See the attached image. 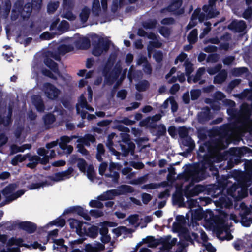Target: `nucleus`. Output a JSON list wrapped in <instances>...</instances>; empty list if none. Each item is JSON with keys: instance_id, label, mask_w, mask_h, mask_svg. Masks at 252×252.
Masks as SVG:
<instances>
[{"instance_id": "1", "label": "nucleus", "mask_w": 252, "mask_h": 252, "mask_svg": "<svg viewBox=\"0 0 252 252\" xmlns=\"http://www.w3.org/2000/svg\"><path fill=\"white\" fill-rule=\"evenodd\" d=\"M215 190V191H206V194L213 198H217L214 201L217 207L223 208L229 207L232 204L231 200L227 195L232 197L235 202L240 201L248 196V190Z\"/></svg>"}, {"instance_id": "2", "label": "nucleus", "mask_w": 252, "mask_h": 252, "mask_svg": "<svg viewBox=\"0 0 252 252\" xmlns=\"http://www.w3.org/2000/svg\"><path fill=\"white\" fill-rule=\"evenodd\" d=\"M92 39L93 46L92 54L94 56L99 57L104 51H108L111 43L110 40H105L103 37H99L96 33L92 36Z\"/></svg>"}, {"instance_id": "3", "label": "nucleus", "mask_w": 252, "mask_h": 252, "mask_svg": "<svg viewBox=\"0 0 252 252\" xmlns=\"http://www.w3.org/2000/svg\"><path fill=\"white\" fill-rule=\"evenodd\" d=\"M189 191H212L215 190H175L172 196V202L173 205H177L178 207H186V203L184 201L185 194L189 193Z\"/></svg>"}, {"instance_id": "4", "label": "nucleus", "mask_w": 252, "mask_h": 252, "mask_svg": "<svg viewBox=\"0 0 252 252\" xmlns=\"http://www.w3.org/2000/svg\"><path fill=\"white\" fill-rule=\"evenodd\" d=\"M219 158L213 153L205 154L203 157L202 161L210 166V170L212 171L213 175H218V169L214 163L220 162Z\"/></svg>"}, {"instance_id": "5", "label": "nucleus", "mask_w": 252, "mask_h": 252, "mask_svg": "<svg viewBox=\"0 0 252 252\" xmlns=\"http://www.w3.org/2000/svg\"><path fill=\"white\" fill-rule=\"evenodd\" d=\"M216 177L217 182L218 183V187L216 188H207L201 185H197L192 189H227L231 186L229 187V181L228 178L225 175H222L220 179L219 173L218 175H214Z\"/></svg>"}, {"instance_id": "6", "label": "nucleus", "mask_w": 252, "mask_h": 252, "mask_svg": "<svg viewBox=\"0 0 252 252\" xmlns=\"http://www.w3.org/2000/svg\"><path fill=\"white\" fill-rule=\"evenodd\" d=\"M18 2L19 0H17V19L20 15L23 20L27 21L32 14L33 6L31 2H27L23 7H18Z\"/></svg>"}, {"instance_id": "7", "label": "nucleus", "mask_w": 252, "mask_h": 252, "mask_svg": "<svg viewBox=\"0 0 252 252\" xmlns=\"http://www.w3.org/2000/svg\"><path fill=\"white\" fill-rule=\"evenodd\" d=\"M243 205H245V204L242 203L241 205L242 209L239 213L240 217V222L243 226L249 227L252 223V217H249V216L251 215L252 211L249 208L246 206L244 208H242Z\"/></svg>"}, {"instance_id": "8", "label": "nucleus", "mask_w": 252, "mask_h": 252, "mask_svg": "<svg viewBox=\"0 0 252 252\" xmlns=\"http://www.w3.org/2000/svg\"><path fill=\"white\" fill-rule=\"evenodd\" d=\"M135 190H107L103 194L98 196V200L105 201L111 200L115 196L123 194L126 193H133Z\"/></svg>"}, {"instance_id": "9", "label": "nucleus", "mask_w": 252, "mask_h": 252, "mask_svg": "<svg viewBox=\"0 0 252 252\" xmlns=\"http://www.w3.org/2000/svg\"><path fill=\"white\" fill-rule=\"evenodd\" d=\"M44 93L48 99L56 100L58 98L60 91L53 84L47 82L43 85Z\"/></svg>"}, {"instance_id": "10", "label": "nucleus", "mask_w": 252, "mask_h": 252, "mask_svg": "<svg viewBox=\"0 0 252 252\" xmlns=\"http://www.w3.org/2000/svg\"><path fill=\"white\" fill-rule=\"evenodd\" d=\"M17 227L31 234L36 231L37 226L36 223L31 221H19L17 220Z\"/></svg>"}, {"instance_id": "11", "label": "nucleus", "mask_w": 252, "mask_h": 252, "mask_svg": "<svg viewBox=\"0 0 252 252\" xmlns=\"http://www.w3.org/2000/svg\"><path fill=\"white\" fill-rule=\"evenodd\" d=\"M182 4V0H173L165 9L168 12L173 13L175 15H180L184 12V8H181Z\"/></svg>"}, {"instance_id": "12", "label": "nucleus", "mask_w": 252, "mask_h": 252, "mask_svg": "<svg viewBox=\"0 0 252 252\" xmlns=\"http://www.w3.org/2000/svg\"><path fill=\"white\" fill-rule=\"evenodd\" d=\"M204 192L206 193V191H189V193L185 194V197L187 198V203L188 207L190 209L199 206V203L197 199H193L192 197L198 196L199 193Z\"/></svg>"}, {"instance_id": "13", "label": "nucleus", "mask_w": 252, "mask_h": 252, "mask_svg": "<svg viewBox=\"0 0 252 252\" xmlns=\"http://www.w3.org/2000/svg\"><path fill=\"white\" fill-rule=\"evenodd\" d=\"M47 184V181L44 180L43 176L40 174L34 175L32 182L28 187V189H39L44 188Z\"/></svg>"}, {"instance_id": "14", "label": "nucleus", "mask_w": 252, "mask_h": 252, "mask_svg": "<svg viewBox=\"0 0 252 252\" xmlns=\"http://www.w3.org/2000/svg\"><path fill=\"white\" fill-rule=\"evenodd\" d=\"M85 224H87V225L83 228L82 237L87 236L92 238H96L98 233V227L94 225H90L87 222H86Z\"/></svg>"}, {"instance_id": "15", "label": "nucleus", "mask_w": 252, "mask_h": 252, "mask_svg": "<svg viewBox=\"0 0 252 252\" xmlns=\"http://www.w3.org/2000/svg\"><path fill=\"white\" fill-rule=\"evenodd\" d=\"M76 213L82 217L84 219L87 220H90L91 218L88 214L87 210H85L81 206H75L71 207L65 210L64 213Z\"/></svg>"}, {"instance_id": "16", "label": "nucleus", "mask_w": 252, "mask_h": 252, "mask_svg": "<svg viewBox=\"0 0 252 252\" xmlns=\"http://www.w3.org/2000/svg\"><path fill=\"white\" fill-rule=\"evenodd\" d=\"M17 246H24L30 250L39 249L41 251H44L46 248L45 246H42L37 241L34 240L32 244H28L23 243V238H17Z\"/></svg>"}, {"instance_id": "17", "label": "nucleus", "mask_w": 252, "mask_h": 252, "mask_svg": "<svg viewBox=\"0 0 252 252\" xmlns=\"http://www.w3.org/2000/svg\"><path fill=\"white\" fill-rule=\"evenodd\" d=\"M85 223L75 219H72L69 220L70 228L71 229H75L76 233L80 237H82L83 228L87 225Z\"/></svg>"}, {"instance_id": "18", "label": "nucleus", "mask_w": 252, "mask_h": 252, "mask_svg": "<svg viewBox=\"0 0 252 252\" xmlns=\"http://www.w3.org/2000/svg\"><path fill=\"white\" fill-rule=\"evenodd\" d=\"M106 68H105L104 70V76L105 77V81L107 84L111 85L118 78L121 71V68H119L115 71H111L109 74L105 73V70Z\"/></svg>"}, {"instance_id": "19", "label": "nucleus", "mask_w": 252, "mask_h": 252, "mask_svg": "<svg viewBox=\"0 0 252 252\" xmlns=\"http://www.w3.org/2000/svg\"><path fill=\"white\" fill-rule=\"evenodd\" d=\"M105 176L107 178L106 182L109 187H113L118 184L120 175L117 171L106 174Z\"/></svg>"}, {"instance_id": "20", "label": "nucleus", "mask_w": 252, "mask_h": 252, "mask_svg": "<svg viewBox=\"0 0 252 252\" xmlns=\"http://www.w3.org/2000/svg\"><path fill=\"white\" fill-rule=\"evenodd\" d=\"M229 30L237 32H242L246 28V24L243 20L233 21L228 26Z\"/></svg>"}, {"instance_id": "21", "label": "nucleus", "mask_w": 252, "mask_h": 252, "mask_svg": "<svg viewBox=\"0 0 252 252\" xmlns=\"http://www.w3.org/2000/svg\"><path fill=\"white\" fill-rule=\"evenodd\" d=\"M227 113L232 119H235L238 122L240 118L245 121V113L242 112V105L240 111L236 108H230L227 109Z\"/></svg>"}, {"instance_id": "22", "label": "nucleus", "mask_w": 252, "mask_h": 252, "mask_svg": "<svg viewBox=\"0 0 252 252\" xmlns=\"http://www.w3.org/2000/svg\"><path fill=\"white\" fill-rule=\"evenodd\" d=\"M198 122L203 124L212 119L210 109L208 106L203 109V111L198 113L197 115Z\"/></svg>"}, {"instance_id": "23", "label": "nucleus", "mask_w": 252, "mask_h": 252, "mask_svg": "<svg viewBox=\"0 0 252 252\" xmlns=\"http://www.w3.org/2000/svg\"><path fill=\"white\" fill-rule=\"evenodd\" d=\"M32 102L37 111L42 112L44 111L45 109V105L43 99L40 95H33L32 97Z\"/></svg>"}, {"instance_id": "24", "label": "nucleus", "mask_w": 252, "mask_h": 252, "mask_svg": "<svg viewBox=\"0 0 252 252\" xmlns=\"http://www.w3.org/2000/svg\"><path fill=\"white\" fill-rule=\"evenodd\" d=\"M181 142L183 146L188 147L185 151L186 153H190L195 148V142L190 136L182 139Z\"/></svg>"}, {"instance_id": "25", "label": "nucleus", "mask_w": 252, "mask_h": 252, "mask_svg": "<svg viewBox=\"0 0 252 252\" xmlns=\"http://www.w3.org/2000/svg\"><path fill=\"white\" fill-rule=\"evenodd\" d=\"M74 44L77 48L82 50L88 49L91 45L90 39L86 37H83L76 40Z\"/></svg>"}, {"instance_id": "26", "label": "nucleus", "mask_w": 252, "mask_h": 252, "mask_svg": "<svg viewBox=\"0 0 252 252\" xmlns=\"http://www.w3.org/2000/svg\"><path fill=\"white\" fill-rule=\"evenodd\" d=\"M249 180L248 177H243L237 180V184L235 183L227 189H252V188H248L247 180Z\"/></svg>"}, {"instance_id": "27", "label": "nucleus", "mask_w": 252, "mask_h": 252, "mask_svg": "<svg viewBox=\"0 0 252 252\" xmlns=\"http://www.w3.org/2000/svg\"><path fill=\"white\" fill-rule=\"evenodd\" d=\"M95 137L91 134H86L84 137L77 140V142L82 143L86 146H90V143L95 142Z\"/></svg>"}, {"instance_id": "28", "label": "nucleus", "mask_w": 252, "mask_h": 252, "mask_svg": "<svg viewBox=\"0 0 252 252\" xmlns=\"http://www.w3.org/2000/svg\"><path fill=\"white\" fill-rule=\"evenodd\" d=\"M120 145L121 150L125 156L128 155L130 152L131 154L134 153L135 149V145L133 142L130 141L126 145L122 144H120Z\"/></svg>"}, {"instance_id": "29", "label": "nucleus", "mask_w": 252, "mask_h": 252, "mask_svg": "<svg viewBox=\"0 0 252 252\" xmlns=\"http://www.w3.org/2000/svg\"><path fill=\"white\" fill-rule=\"evenodd\" d=\"M227 77V71L225 69H222L214 77L213 82L214 84H222L226 80Z\"/></svg>"}, {"instance_id": "30", "label": "nucleus", "mask_w": 252, "mask_h": 252, "mask_svg": "<svg viewBox=\"0 0 252 252\" xmlns=\"http://www.w3.org/2000/svg\"><path fill=\"white\" fill-rule=\"evenodd\" d=\"M44 64L55 73L59 72L58 64L49 57H47L44 61Z\"/></svg>"}, {"instance_id": "31", "label": "nucleus", "mask_w": 252, "mask_h": 252, "mask_svg": "<svg viewBox=\"0 0 252 252\" xmlns=\"http://www.w3.org/2000/svg\"><path fill=\"white\" fill-rule=\"evenodd\" d=\"M242 112L245 113V121H248L250 120V117L252 112V102L251 105L247 103H243L242 104Z\"/></svg>"}, {"instance_id": "32", "label": "nucleus", "mask_w": 252, "mask_h": 252, "mask_svg": "<svg viewBox=\"0 0 252 252\" xmlns=\"http://www.w3.org/2000/svg\"><path fill=\"white\" fill-rule=\"evenodd\" d=\"M74 47L71 44H61L57 48V51L61 55L63 56L65 54L74 50Z\"/></svg>"}, {"instance_id": "33", "label": "nucleus", "mask_w": 252, "mask_h": 252, "mask_svg": "<svg viewBox=\"0 0 252 252\" xmlns=\"http://www.w3.org/2000/svg\"><path fill=\"white\" fill-rule=\"evenodd\" d=\"M244 172L246 177L250 180L252 179V160H247L244 164Z\"/></svg>"}, {"instance_id": "34", "label": "nucleus", "mask_w": 252, "mask_h": 252, "mask_svg": "<svg viewBox=\"0 0 252 252\" xmlns=\"http://www.w3.org/2000/svg\"><path fill=\"white\" fill-rule=\"evenodd\" d=\"M179 236L186 241L189 242L192 245H194V242L191 238L190 232L188 228H183L179 234Z\"/></svg>"}, {"instance_id": "35", "label": "nucleus", "mask_w": 252, "mask_h": 252, "mask_svg": "<svg viewBox=\"0 0 252 252\" xmlns=\"http://www.w3.org/2000/svg\"><path fill=\"white\" fill-rule=\"evenodd\" d=\"M43 120L45 126H48V128H49V126L55 122L56 117L53 114L48 113L43 116Z\"/></svg>"}, {"instance_id": "36", "label": "nucleus", "mask_w": 252, "mask_h": 252, "mask_svg": "<svg viewBox=\"0 0 252 252\" xmlns=\"http://www.w3.org/2000/svg\"><path fill=\"white\" fill-rule=\"evenodd\" d=\"M237 154L240 157L244 156H252V149L246 146L239 147L237 149Z\"/></svg>"}, {"instance_id": "37", "label": "nucleus", "mask_w": 252, "mask_h": 252, "mask_svg": "<svg viewBox=\"0 0 252 252\" xmlns=\"http://www.w3.org/2000/svg\"><path fill=\"white\" fill-rule=\"evenodd\" d=\"M198 31L196 29H193L187 37L188 41L190 44H195L198 40Z\"/></svg>"}, {"instance_id": "38", "label": "nucleus", "mask_w": 252, "mask_h": 252, "mask_svg": "<svg viewBox=\"0 0 252 252\" xmlns=\"http://www.w3.org/2000/svg\"><path fill=\"white\" fill-rule=\"evenodd\" d=\"M148 179L149 175L147 174L137 179L130 180L129 183L132 185H140L146 183L148 181Z\"/></svg>"}, {"instance_id": "39", "label": "nucleus", "mask_w": 252, "mask_h": 252, "mask_svg": "<svg viewBox=\"0 0 252 252\" xmlns=\"http://www.w3.org/2000/svg\"><path fill=\"white\" fill-rule=\"evenodd\" d=\"M96 150V158L99 162H102L103 161L102 156L104 155L105 152L103 144L99 143L97 146Z\"/></svg>"}, {"instance_id": "40", "label": "nucleus", "mask_w": 252, "mask_h": 252, "mask_svg": "<svg viewBox=\"0 0 252 252\" xmlns=\"http://www.w3.org/2000/svg\"><path fill=\"white\" fill-rule=\"evenodd\" d=\"M204 215V213L202 208L199 206L198 208L194 210V211L192 212V220L194 219L196 220H200L203 218Z\"/></svg>"}, {"instance_id": "41", "label": "nucleus", "mask_w": 252, "mask_h": 252, "mask_svg": "<svg viewBox=\"0 0 252 252\" xmlns=\"http://www.w3.org/2000/svg\"><path fill=\"white\" fill-rule=\"evenodd\" d=\"M92 11L93 14L95 16H99L101 8L99 0H94L92 3Z\"/></svg>"}, {"instance_id": "42", "label": "nucleus", "mask_w": 252, "mask_h": 252, "mask_svg": "<svg viewBox=\"0 0 252 252\" xmlns=\"http://www.w3.org/2000/svg\"><path fill=\"white\" fill-rule=\"evenodd\" d=\"M90 14V9L87 6H85L81 10V12L80 13L79 16L81 21L83 23L86 22Z\"/></svg>"}, {"instance_id": "43", "label": "nucleus", "mask_w": 252, "mask_h": 252, "mask_svg": "<svg viewBox=\"0 0 252 252\" xmlns=\"http://www.w3.org/2000/svg\"><path fill=\"white\" fill-rule=\"evenodd\" d=\"M205 102L210 104L211 109L215 111H220L221 109V104L218 101L213 100L211 99H206Z\"/></svg>"}, {"instance_id": "44", "label": "nucleus", "mask_w": 252, "mask_h": 252, "mask_svg": "<svg viewBox=\"0 0 252 252\" xmlns=\"http://www.w3.org/2000/svg\"><path fill=\"white\" fill-rule=\"evenodd\" d=\"M139 126L141 127L148 126L151 128H156L157 125L152 124V123L151 122V117H148L141 120L139 122Z\"/></svg>"}, {"instance_id": "45", "label": "nucleus", "mask_w": 252, "mask_h": 252, "mask_svg": "<svg viewBox=\"0 0 252 252\" xmlns=\"http://www.w3.org/2000/svg\"><path fill=\"white\" fill-rule=\"evenodd\" d=\"M87 176L88 178L91 181H94L96 178V173L95 172L93 165H90L87 168Z\"/></svg>"}, {"instance_id": "46", "label": "nucleus", "mask_w": 252, "mask_h": 252, "mask_svg": "<svg viewBox=\"0 0 252 252\" xmlns=\"http://www.w3.org/2000/svg\"><path fill=\"white\" fill-rule=\"evenodd\" d=\"M65 219L59 217L55 220L50 222L49 225L51 226L56 225L58 227H63L65 225Z\"/></svg>"}, {"instance_id": "47", "label": "nucleus", "mask_w": 252, "mask_h": 252, "mask_svg": "<svg viewBox=\"0 0 252 252\" xmlns=\"http://www.w3.org/2000/svg\"><path fill=\"white\" fill-rule=\"evenodd\" d=\"M156 128H158V131L155 134L156 136L158 138H160L161 136L166 135L167 130L166 126L164 124H161L159 125H157Z\"/></svg>"}, {"instance_id": "48", "label": "nucleus", "mask_w": 252, "mask_h": 252, "mask_svg": "<svg viewBox=\"0 0 252 252\" xmlns=\"http://www.w3.org/2000/svg\"><path fill=\"white\" fill-rule=\"evenodd\" d=\"M11 110H9V114L5 117L0 115V124H3L4 126H7L11 123Z\"/></svg>"}, {"instance_id": "49", "label": "nucleus", "mask_w": 252, "mask_h": 252, "mask_svg": "<svg viewBox=\"0 0 252 252\" xmlns=\"http://www.w3.org/2000/svg\"><path fill=\"white\" fill-rule=\"evenodd\" d=\"M149 85L148 81L143 80L136 85V88L139 92H143L148 88Z\"/></svg>"}, {"instance_id": "50", "label": "nucleus", "mask_w": 252, "mask_h": 252, "mask_svg": "<svg viewBox=\"0 0 252 252\" xmlns=\"http://www.w3.org/2000/svg\"><path fill=\"white\" fill-rule=\"evenodd\" d=\"M178 134L181 139L189 136L188 130L185 126H180L178 128Z\"/></svg>"}, {"instance_id": "51", "label": "nucleus", "mask_w": 252, "mask_h": 252, "mask_svg": "<svg viewBox=\"0 0 252 252\" xmlns=\"http://www.w3.org/2000/svg\"><path fill=\"white\" fill-rule=\"evenodd\" d=\"M77 159V167L82 172H85L87 164L83 158H76Z\"/></svg>"}, {"instance_id": "52", "label": "nucleus", "mask_w": 252, "mask_h": 252, "mask_svg": "<svg viewBox=\"0 0 252 252\" xmlns=\"http://www.w3.org/2000/svg\"><path fill=\"white\" fill-rule=\"evenodd\" d=\"M205 68L204 67H200L198 69L195 76L193 77L192 81L194 83L198 82L201 78V76L205 72Z\"/></svg>"}, {"instance_id": "53", "label": "nucleus", "mask_w": 252, "mask_h": 252, "mask_svg": "<svg viewBox=\"0 0 252 252\" xmlns=\"http://www.w3.org/2000/svg\"><path fill=\"white\" fill-rule=\"evenodd\" d=\"M59 6L58 1L50 2L47 5V12L48 13H53Z\"/></svg>"}, {"instance_id": "54", "label": "nucleus", "mask_w": 252, "mask_h": 252, "mask_svg": "<svg viewBox=\"0 0 252 252\" xmlns=\"http://www.w3.org/2000/svg\"><path fill=\"white\" fill-rule=\"evenodd\" d=\"M116 59L117 54L116 53H111L106 62L105 68H106L108 66H109L110 68L112 66H113V65L115 63Z\"/></svg>"}, {"instance_id": "55", "label": "nucleus", "mask_w": 252, "mask_h": 252, "mask_svg": "<svg viewBox=\"0 0 252 252\" xmlns=\"http://www.w3.org/2000/svg\"><path fill=\"white\" fill-rule=\"evenodd\" d=\"M231 176L234 177L236 181L240 178L246 177L244 171L239 170H233L231 173Z\"/></svg>"}, {"instance_id": "56", "label": "nucleus", "mask_w": 252, "mask_h": 252, "mask_svg": "<svg viewBox=\"0 0 252 252\" xmlns=\"http://www.w3.org/2000/svg\"><path fill=\"white\" fill-rule=\"evenodd\" d=\"M248 69L245 67L235 68L233 69L232 73L235 76H239L243 73L247 72Z\"/></svg>"}, {"instance_id": "57", "label": "nucleus", "mask_w": 252, "mask_h": 252, "mask_svg": "<svg viewBox=\"0 0 252 252\" xmlns=\"http://www.w3.org/2000/svg\"><path fill=\"white\" fill-rule=\"evenodd\" d=\"M153 58L155 59L157 63H160L162 61L163 58L162 52L160 50H155V53L153 54Z\"/></svg>"}, {"instance_id": "58", "label": "nucleus", "mask_w": 252, "mask_h": 252, "mask_svg": "<svg viewBox=\"0 0 252 252\" xmlns=\"http://www.w3.org/2000/svg\"><path fill=\"white\" fill-rule=\"evenodd\" d=\"M63 6L64 9L71 10L74 6V0H63Z\"/></svg>"}, {"instance_id": "59", "label": "nucleus", "mask_w": 252, "mask_h": 252, "mask_svg": "<svg viewBox=\"0 0 252 252\" xmlns=\"http://www.w3.org/2000/svg\"><path fill=\"white\" fill-rule=\"evenodd\" d=\"M186 74L190 76L193 71V65L190 62L186 61L185 63Z\"/></svg>"}, {"instance_id": "60", "label": "nucleus", "mask_w": 252, "mask_h": 252, "mask_svg": "<svg viewBox=\"0 0 252 252\" xmlns=\"http://www.w3.org/2000/svg\"><path fill=\"white\" fill-rule=\"evenodd\" d=\"M114 133H112L108 136L106 145L110 150L113 151L115 152H117V151L113 148V142L112 139L114 137Z\"/></svg>"}, {"instance_id": "61", "label": "nucleus", "mask_w": 252, "mask_h": 252, "mask_svg": "<svg viewBox=\"0 0 252 252\" xmlns=\"http://www.w3.org/2000/svg\"><path fill=\"white\" fill-rule=\"evenodd\" d=\"M159 33L164 37H167L170 35V30L166 27L161 26L159 29Z\"/></svg>"}, {"instance_id": "62", "label": "nucleus", "mask_w": 252, "mask_h": 252, "mask_svg": "<svg viewBox=\"0 0 252 252\" xmlns=\"http://www.w3.org/2000/svg\"><path fill=\"white\" fill-rule=\"evenodd\" d=\"M219 14V11H217L215 7L211 8L207 14L206 20L215 18Z\"/></svg>"}, {"instance_id": "63", "label": "nucleus", "mask_w": 252, "mask_h": 252, "mask_svg": "<svg viewBox=\"0 0 252 252\" xmlns=\"http://www.w3.org/2000/svg\"><path fill=\"white\" fill-rule=\"evenodd\" d=\"M252 8L251 6L248 7L243 12L242 17L246 20H249L252 18Z\"/></svg>"}, {"instance_id": "64", "label": "nucleus", "mask_w": 252, "mask_h": 252, "mask_svg": "<svg viewBox=\"0 0 252 252\" xmlns=\"http://www.w3.org/2000/svg\"><path fill=\"white\" fill-rule=\"evenodd\" d=\"M241 82L240 79H235L231 80L228 84L227 88L230 91L232 90L235 87L238 86Z\"/></svg>"}]
</instances>
